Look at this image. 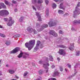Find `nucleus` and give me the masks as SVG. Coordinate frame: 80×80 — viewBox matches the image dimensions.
<instances>
[{
    "label": "nucleus",
    "instance_id": "1",
    "mask_svg": "<svg viewBox=\"0 0 80 80\" xmlns=\"http://www.w3.org/2000/svg\"><path fill=\"white\" fill-rule=\"evenodd\" d=\"M35 43V40H31L28 42H26L25 43V47L26 48H28V50L30 51L34 47Z\"/></svg>",
    "mask_w": 80,
    "mask_h": 80
},
{
    "label": "nucleus",
    "instance_id": "2",
    "mask_svg": "<svg viewBox=\"0 0 80 80\" xmlns=\"http://www.w3.org/2000/svg\"><path fill=\"white\" fill-rule=\"evenodd\" d=\"M80 7V2H78L76 6L75 11L74 12L73 17L76 18L77 15H78L80 14V8L79 7Z\"/></svg>",
    "mask_w": 80,
    "mask_h": 80
},
{
    "label": "nucleus",
    "instance_id": "3",
    "mask_svg": "<svg viewBox=\"0 0 80 80\" xmlns=\"http://www.w3.org/2000/svg\"><path fill=\"white\" fill-rule=\"evenodd\" d=\"M21 53L18 56V57L20 58L22 57L24 59H27L28 58V57L29 56V53L28 52H22V51H20Z\"/></svg>",
    "mask_w": 80,
    "mask_h": 80
},
{
    "label": "nucleus",
    "instance_id": "4",
    "mask_svg": "<svg viewBox=\"0 0 80 80\" xmlns=\"http://www.w3.org/2000/svg\"><path fill=\"white\" fill-rule=\"evenodd\" d=\"M46 60L47 61V62H46L45 63L43 64V68H44L45 69L48 70V69L49 66H50V64H48V58H46Z\"/></svg>",
    "mask_w": 80,
    "mask_h": 80
},
{
    "label": "nucleus",
    "instance_id": "5",
    "mask_svg": "<svg viewBox=\"0 0 80 80\" xmlns=\"http://www.w3.org/2000/svg\"><path fill=\"white\" fill-rule=\"evenodd\" d=\"M57 21H51L48 23L50 27H54L57 25Z\"/></svg>",
    "mask_w": 80,
    "mask_h": 80
},
{
    "label": "nucleus",
    "instance_id": "6",
    "mask_svg": "<svg viewBox=\"0 0 80 80\" xmlns=\"http://www.w3.org/2000/svg\"><path fill=\"white\" fill-rule=\"evenodd\" d=\"M9 12L6 10H2L0 11V15L1 16H4V15H8Z\"/></svg>",
    "mask_w": 80,
    "mask_h": 80
},
{
    "label": "nucleus",
    "instance_id": "7",
    "mask_svg": "<svg viewBox=\"0 0 80 80\" xmlns=\"http://www.w3.org/2000/svg\"><path fill=\"white\" fill-rule=\"evenodd\" d=\"M14 20H12V18L11 17H10L9 18V22H8V23L7 24V25L8 26H12V25L13 23H14Z\"/></svg>",
    "mask_w": 80,
    "mask_h": 80
},
{
    "label": "nucleus",
    "instance_id": "8",
    "mask_svg": "<svg viewBox=\"0 0 80 80\" xmlns=\"http://www.w3.org/2000/svg\"><path fill=\"white\" fill-rule=\"evenodd\" d=\"M49 34L51 35H52L53 37H57L58 36V35L54 30H50L49 32Z\"/></svg>",
    "mask_w": 80,
    "mask_h": 80
},
{
    "label": "nucleus",
    "instance_id": "9",
    "mask_svg": "<svg viewBox=\"0 0 80 80\" xmlns=\"http://www.w3.org/2000/svg\"><path fill=\"white\" fill-rule=\"evenodd\" d=\"M58 53H59L60 55H62L63 56L66 54V53L64 52V50L63 49H59Z\"/></svg>",
    "mask_w": 80,
    "mask_h": 80
},
{
    "label": "nucleus",
    "instance_id": "10",
    "mask_svg": "<svg viewBox=\"0 0 80 80\" xmlns=\"http://www.w3.org/2000/svg\"><path fill=\"white\" fill-rule=\"evenodd\" d=\"M19 50V48L18 47L14 49H13L10 52V53H15L18 52Z\"/></svg>",
    "mask_w": 80,
    "mask_h": 80
},
{
    "label": "nucleus",
    "instance_id": "11",
    "mask_svg": "<svg viewBox=\"0 0 80 80\" xmlns=\"http://www.w3.org/2000/svg\"><path fill=\"white\" fill-rule=\"evenodd\" d=\"M48 24H43V25H42L41 28H40V30L39 31H42L43 30V28H47L48 27Z\"/></svg>",
    "mask_w": 80,
    "mask_h": 80
},
{
    "label": "nucleus",
    "instance_id": "12",
    "mask_svg": "<svg viewBox=\"0 0 80 80\" xmlns=\"http://www.w3.org/2000/svg\"><path fill=\"white\" fill-rule=\"evenodd\" d=\"M59 74H60V73L58 72L57 70L56 69L55 70L54 72L52 75V77H56V76H58Z\"/></svg>",
    "mask_w": 80,
    "mask_h": 80
},
{
    "label": "nucleus",
    "instance_id": "13",
    "mask_svg": "<svg viewBox=\"0 0 80 80\" xmlns=\"http://www.w3.org/2000/svg\"><path fill=\"white\" fill-rule=\"evenodd\" d=\"M74 48V43H72L71 44V46L69 47V49L70 50L73 51V50H74V48Z\"/></svg>",
    "mask_w": 80,
    "mask_h": 80
},
{
    "label": "nucleus",
    "instance_id": "14",
    "mask_svg": "<svg viewBox=\"0 0 80 80\" xmlns=\"http://www.w3.org/2000/svg\"><path fill=\"white\" fill-rule=\"evenodd\" d=\"M27 30L30 32V33H32L33 32V28L31 27H29L27 28Z\"/></svg>",
    "mask_w": 80,
    "mask_h": 80
},
{
    "label": "nucleus",
    "instance_id": "15",
    "mask_svg": "<svg viewBox=\"0 0 80 80\" xmlns=\"http://www.w3.org/2000/svg\"><path fill=\"white\" fill-rule=\"evenodd\" d=\"M72 23L74 25H75V24H77V23L80 24V20H75Z\"/></svg>",
    "mask_w": 80,
    "mask_h": 80
},
{
    "label": "nucleus",
    "instance_id": "16",
    "mask_svg": "<svg viewBox=\"0 0 80 80\" xmlns=\"http://www.w3.org/2000/svg\"><path fill=\"white\" fill-rule=\"evenodd\" d=\"M1 6H2L3 8H6V6L4 5V3H0V9L2 8V7H1Z\"/></svg>",
    "mask_w": 80,
    "mask_h": 80
},
{
    "label": "nucleus",
    "instance_id": "17",
    "mask_svg": "<svg viewBox=\"0 0 80 80\" xmlns=\"http://www.w3.org/2000/svg\"><path fill=\"white\" fill-rule=\"evenodd\" d=\"M39 46H38L36 45V46L34 48V49L33 50V52H36L37 50H38V49L39 48Z\"/></svg>",
    "mask_w": 80,
    "mask_h": 80
},
{
    "label": "nucleus",
    "instance_id": "18",
    "mask_svg": "<svg viewBox=\"0 0 80 80\" xmlns=\"http://www.w3.org/2000/svg\"><path fill=\"white\" fill-rule=\"evenodd\" d=\"M25 19V17L23 16L21 17L19 19V21L20 22H23V20Z\"/></svg>",
    "mask_w": 80,
    "mask_h": 80
},
{
    "label": "nucleus",
    "instance_id": "19",
    "mask_svg": "<svg viewBox=\"0 0 80 80\" xmlns=\"http://www.w3.org/2000/svg\"><path fill=\"white\" fill-rule=\"evenodd\" d=\"M63 3H61L60 4L59 8L61 9H63L64 10H65V8H63Z\"/></svg>",
    "mask_w": 80,
    "mask_h": 80
},
{
    "label": "nucleus",
    "instance_id": "20",
    "mask_svg": "<svg viewBox=\"0 0 80 80\" xmlns=\"http://www.w3.org/2000/svg\"><path fill=\"white\" fill-rule=\"evenodd\" d=\"M48 12H49V10L48 9H47L46 11V17H48Z\"/></svg>",
    "mask_w": 80,
    "mask_h": 80
},
{
    "label": "nucleus",
    "instance_id": "21",
    "mask_svg": "<svg viewBox=\"0 0 80 80\" xmlns=\"http://www.w3.org/2000/svg\"><path fill=\"white\" fill-rule=\"evenodd\" d=\"M43 0H38V1L37 2V3L38 4H41L43 3Z\"/></svg>",
    "mask_w": 80,
    "mask_h": 80
},
{
    "label": "nucleus",
    "instance_id": "22",
    "mask_svg": "<svg viewBox=\"0 0 80 80\" xmlns=\"http://www.w3.org/2000/svg\"><path fill=\"white\" fill-rule=\"evenodd\" d=\"M10 41H7L6 42V44L8 46V45H10Z\"/></svg>",
    "mask_w": 80,
    "mask_h": 80
},
{
    "label": "nucleus",
    "instance_id": "23",
    "mask_svg": "<svg viewBox=\"0 0 80 80\" xmlns=\"http://www.w3.org/2000/svg\"><path fill=\"white\" fill-rule=\"evenodd\" d=\"M49 57L50 61H52L53 62V58L52 56H49Z\"/></svg>",
    "mask_w": 80,
    "mask_h": 80
},
{
    "label": "nucleus",
    "instance_id": "24",
    "mask_svg": "<svg viewBox=\"0 0 80 80\" xmlns=\"http://www.w3.org/2000/svg\"><path fill=\"white\" fill-rule=\"evenodd\" d=\"M59 47H60V48H67V47L66 46H64V45H59Z\"/></svg>",
    "mask_w": 80,
    "mask_h": 80
},
{
    "label": "nucleus",
    "instance_id": "25",
    "mask_svg": "<svg viewBox=\"0 0 80 80\" xmlns=\"http://www.w3.org/2000/svg\"><path fill=\"white\" fill-rule=\"evenodd\" d=\"M52 7L53 8H56V7H57V4L55 3H53L52 4Z\"/></svg>",
    "mask_w": 80,
    "mask_h": 80
},
{
    "label": "nucleus",
    "instance_id": "26",
    "mask_svg": "<svg viewBox=\"0 0 80 80\" xmlns=\"http://www.w3.org/2000/svg\"><path fill=\"white\" fill-rule=\"evenodd\" d=\"M32 4H35L36 3H37V0H32Z\"/></svg>",
    "mask_w": 80,
    "mask_h": 80
},
{
    "label": "nucleus",
    "instance_id": "27",
    "mask_svg": "<svg viewBox=\"0 0 80 80\" xmlns=\"http://www.w3.org/2000/svg\"><path fill=\"white\" fill-rule=\"evenodd\" d=\"M0 37H3V38H5L6 37V36L5 34H2L1 33H0Z\"/></svg>",
    "mask_w": 80,
    "mask_h": 80
},
{
    "label": "nucleus",
    "instance_id": "28",
    "mask_svg": "<svg viewBox=\"0 0 80 80\" xmlns=\"http://www.w3.org/2000/svg\"><path fill=\"white\" fill-rule=\"evenodd\" d=\"M58 13L59 14H63V11L61 10H59L58 11Z\"/></svg>",
    "mask_w": 80,
    "mask_h": 80
},
{
    "label": "nucleus",
    "instance_id": "29",
    "mask_svg": "<svg viewBox=\"0 0 80 80\" xmlns=\"http://www.w3.org/2000/svg\"><path fill=\"white\" fill-rule=\"evenodd\" d=\"M9 73H11V74H13V73H15V71H13V70H10Z\"/></svg>",
    "mask_w": 80,
    "mask_h": 80
},
{
    "label": "nucleus",
    "instance_id": "30",
    "mask_svg": "<svg viewBox=\"0 0 80 80\" xmlns=\"http://www.w3.org/2000/svg\"><path fill=\"white\" fill-rule=\"evenodd\" d=\"M41 43V42H40V41H38L37 42V44L36 45L39 47L40 46V44Z\"/></svg>",
    "mask_w": 80,
    "mask_h": 80
},
{
    "label": "nucleus",
    "instance_id": "31",
    "mask_svg": "<svg viewBox=\"0 0 80 80\" xmlns=\"http://www.w3.org/2000/svg\"><path fill=\"white\" fill-rule=\"evenodd\" d=\"M38 21H39V22H41V21H42V18H41V16H40L38 17Z\"/></svg>",
    "mask_w": 80,
    "mask_h": 80
},
{
    "label": "nucleus",
    "instance_id": "32",
    "mask_svg": "<svg viewBox=\"0 0 80 80\" xmlns=\"http://www.w3.org/2000/svg\"><path fill=\"white\" fill-rule=\"evenodd\" d=\"M36 27L37 28H39L40 27V24L39 23H36Z\"/></svg>",
    "mask_w": 80,
    "mask_h": 80
},
{
    "label": "nucleus",
    "instance_id": "33",
    "mask_svg": "<svg viewBox=\"0 0 80 80\" xmlns=\"http://www.w3.org/2000/svg\"><path fill=\"white\" fill-rule=\"evenodd\" d=\"M4 2L6 5H8L9 4V2L8 1L5 0L4 1Z\"/></svg>",
    "mask_w": 80,
    "mask_h": 80
},
{
    "label": "nucleus",
    "instance_id": "34",
    "mask_svg": "<svg viewBox=\"0 0 80 80\" xmlns=\"http://www.w3.org/2000/svg\"><path fill=\"white\" fill-rule=\"evenodd\" d=\"M43 72V71H42V70H40L39 71V73L40 74V75H42V73Z\"/></svg>",
    "mask_w": 80,
    "mask_h": 80
},
{
    "label": "nucleus",
    "instance_id": "35",
    "mask_svg": "<svg viewBox=\"0 0 80 80\" xmlns=\"http://www.w3.org/2000/svg\"><path fill=\"white\" fill-rule=\"evenodd\" d=\"M40 47L41 48H42L43 47V43H41L40 44Z\"/></svg>",
    "mask_w": 80,
    "mask_h": 80
},
{
    "label": "nucleus",
    "instance_id": "36",
    "mask_svg": "<svg viewBox=\"0 0 80 80\" xmlns=\"http://www.w3.org/2000/svg\"><path fill=\"white\" fill-rule=\"evenodd\" d=\"M36 16H37V17H40V15H39V13H38V12H36Z\"/></svg>",
    "mask_w": 80,
    "mask_h": 80
},
{
    "label": "nucleus",
    "instance_id": "37",
    "mask_svg": "<svg viewBox=\"0 0 80 80\" xmlns=\"http://www.w3.org/2000/svg\"><path fill=\"white\" fill-rule=\"evenodd\" d=\"M60 68V70L61 72H63V68L62 66H60L59 67Z\"/></svg>",
    "mask_w": 80,
    "mask_h": 80
},
{
    "label": "nucleus",
    "instance_id": "38",
    "mask_svg": "<svg viewBox=\"0 0 80 80\" xmlns=\"http://www.w3.org/2000/svg\"><path fill=\"white\" fill-rule=\"evenodd\" d=\"M54 0L55 2H57L58 1H60V2H63V1L64 0Z\"/></svg>",
    "mask_w": 80,
    "mask_h": 80
},
{
    "label": "nucleus",
    "instance_id": "39",
    "mask_svg": "<svg viewBox=\"0 0 80 80\" xmlns=\"http://www.w3.org/2000/svg\"><path fill=\"white\" fill-rule=\"evenodd\" d=\"M74 74L73 75H72V77H73L75 75V74H76V73H77V72H76V69H74Z\"/></svg>",
    "mask_w": 80,
    "mask_h": 80
},
{
    "label": "nucleus",
    "instance_id": "40",
    "mask_svg": "<svg viewBox=\"0 0 80 80\" xmlns=\"http://www.w3.org/2000/svg\"><path fill=\"white\" fill-rule=\"evenodd\" d=\"M43 61L42 60H41L39 61V64H42L43 63Z\"/></svg>",
    "mask_w": 80,
    "mask_h": 80
},
{
    "label": "nucleus",
    "instance_id": "41",
    "mask_svg": "<svg viewBox=\"0 0 80 80\" xmlns=\"http://www.w3.org/2000/svg\"><path fill=\"white\" fill-rule=\"evenodd\" d=\"M33 32L34 34H37V31L35 30V29H33Z\"/></svg>",
    "mask_w": 80,
    "mask_h": 80
},
{
    "label": "nucleus",
    "instance_id": "42",
    "mask_svg": "<svg viewBox=\"0 0 80 80\" xmlns=\"http://www.w3.org/2000/svg\"><path fill=\"white\" fill-rule=\"evenodd\" d=\"M59 33H60V34H63V32L62 30H60Z\"/></svg>",
    "mask_w": 80,
    "mask_h": 80
},
{
    "label": "nucleus",
    "instance_id": "43",
    "mask_svg": "<svg viewBox=\"0 0 80 80\" xmlns=\"http://www.w3.org/2000/svg\"><path fill=\"white\" fill-rule=\"evenodd\" d=\"M45 2L47 5H48V0H45Z\"/></svg>",
    "mask_w": 80,
    "mask_h": 80
},
{
    "label": "nucleus",
    "instance_id": "44",
    "mask_svg": "<svg viewBox=\"0 0 80 80\" xmlns=\"http://www.w3.org/2000/svg\"><path fill=\"white\" fill-rule=\"evenodd\" d=\"M27 74H28V72H26L24 73L23 75L24 76H27Z\"/></svg>",
    "mask_w": 80,
    "mask_h": 80
},
{
    "label": "nucleus",
    "instance_id": "45",
    "mask_svg": "<svg viewBox=\"0 0 80 80\" xmlns=\"http://www.w3.org/2000/svg\"><path fill=\"white\" fill-rule=\"evenodd\" d=\"M71 30L72 31H76V30H77L75 29L74 28H71Z\"/></svg>",
    "mask_w": 80,
    "mask_h": 80
},
{
    "label": "nucleus",
    "instance_id": "46",
    "mask_svg": "<svg viewBox=\"0 0 80 80\" xmlns=\"http://www.w3.org/2000/svg\"><path fill=\"white\" fill-rule=\"evenodd\" d=\"M12 3H17V1H14V0H13L12 1Z\"/></svg>",
    "mask_w": 80,
    "mask_h": 80
},
{
    "label": "nucleus",
    "instance_id": "47",
    "mask_svg": "<svg viewBox=\"0 0 80 80\" xmlns=\"http://www.w3.org/2000/svg\"><path fill=\"white\" fill-rule=\"evenodd\" d=\"M80 53V52H78L76 53V56H78L79 55V54Z\"/></svg>",
    "mask_w": 80,
    "mask_h": 80
},
{
    "label": "nucleus",
    "instance_id": "48",
    "mask_svg": "<svg viewBox=\"0 0 80 80\" xmlns=\"http://www.w3.org/2000/svg\"><path fill=\"white\" fill-rule=\"evenodd\" d=\"M32 8L33 10H34L35 11H36L37 10L36 9V8L33 6H32Z\"/></svg>",
    "mask_w": 80,
    "mask_h": 80
},
{
    "label": "nucleus",
    "instance_id": "49",
    "mask_svg": "<svg viewBox=\"0 0 80 80\" xmlns=\"http://www.w3.org/2000/svg\"><path fill=\"white\" fill-rule=\"evenodd\" d=\"M49 79H50V80H57L55 78H49Z\"/></svg>",
    "mask_w": 80,
    "mask_h": 80
},
{
    "label": "nucleus",
    "instance_id": "50",
    "mask_svg": "<svg viewBox=\"0 0 80 80\" xmlns=\"http://www.w3.org/2000/svg\"><path fill=\"white\" fill-rule=\"evenodd\" d=\"M68 67H69V68H71V65L70 64H68Z\"/></svg>",
    "mask_w": 80,
    "mask_h": 80
},
{
    "label": "nucleus",
    "instance_id": "51",
    "mask_svg": "<svg viewBox=\"0 0 80 80\" xmlns=\"http://www.w3.org/2000/svg\"><path fill=\"white\" fill-rule=\"evenodd\" d=\"M55 65L53 64V65H52V69L54 68H55Z\"/></svg>",
    "mask_w": 80,
    "mask_h": 80
},
{
    "label": "nucleus",
    "instance_id": "52",
    "mask_svg": "<svg viewBox=\"0 0 80 80\" xmlns=\"http://www.w3.org/2000/svg\"><path fill=\"white\" fill-rule=\"evenodd\" d=\"M5 22H7V20H8V19L7 18H4Z\"/></svg>",
    "mask_w": 80,
    "mask_h": 80
},
{
    "label": "nucleus",
    "instance_id": "53",
    "mask_svg": "<svg viewBox=\"0 0 80 80\" xmlns=\"http://www.w3.org/2000/svg\"><path fill=\"white\" fill-rule=\"evenodd\" d=\"M16 36H17V37H19L20 36V34H18L16 35Z\"/></svg>",
    "mask_w": 80,
    "mask_h": 80
},
{
    "label": "nucleus",
    "instance_id": "54",
    "mask_svg": "<svg viewBox=\"0 0 80 80\" xmlns=\"http://www.w3.org/2000/svg\"><path fill=\"white\" fill-rule=\"evenodd\" d=\"M44 38H45V39H46V40H47V39H48V37H47V36H45Z\"/></svg>",
    "mask_w": 80,
    "mask_h": 80
},
{
    "label": "nucleus",
    "instance_id": "55",
    "mask_svg": "<svg viewBox=\"0 0 80 80\" xmlns=\"http://www.w3.org/2000/svg\"><path fill=\"white\" fill-rule=\"evenodd\" d=\"M32 66H33L34 67H35V64L34 63H32Z\"/></svg>",
    "mask_w": 80,
    "mask_h": 80
},
{
    "label": "nucleus",
    "instance_id": "56",
    "mask_svg": "<svg viewBox=\"0 0 80 80\" xmlns=\"http://www.w3.org/2000/svg\"><path fill=\"white\" fill-rule=\"evenodd\" d=\"M64 15H68V13H65V14L64 15Z\"/></svg>",
    "mask_w": 80,
    "mask_h": 80
},
{
    "label": "nucleus",
    "instance_id": "57",
    "mask_svg": "<svg viewBox=\"0 0 80 80\" xmlns=\"http://www.w3.org/2000/svg\"><path fill=\"white\" fill-rule=\"evenodd\" d=\"M18 10H17V9H15L14 10V11L15 12H17Z\"/></svg>",
    "mask_w": 80,
    "mask_h": 80
},
{
    "label": "nucleus",
    "instance_id": "58",
    "mask_svg": "<svg viewBox=\"0 0 80 80\" xmlns=\"http://www.w3.org/2000/svg\"><path fill=\"white\" fill-rule=\"evenodd\" d=\"M77 68V64H76V65H75L74 66V68Z\"/></svg>",
    "mask_w": 80,
    "mask_h": 80
},
{
    "label": "nucleus",
    "instance_id": "59",
    "mask_svg": "<svg viewBox=\"0 0 80 80\" xmlns=\"http://www.w3.org/2000/svg\"><path fill=\"white\" fill-rule=\"evenodd\" d=\"M57 59L58 60V61H60V59L59 58H58Z\"/></svg>",
    "mask_w": 80,
    "mask_h": 80
},
{
    "label": "nucleus",
    "instance_id": "60",
    "mask_svg": "<svg viewBox=\"0 0 80 80\" xmlns=\"http://www.w3.org/2000/svg\"><path fill=\"white\" fill-rule=\"evenodd\" d=\"M14 38H17V35H14Z\"/></svg>",
    "mask_w": 80,
    "mask_h": 80
},
{
    "label": "nucleus",
    "instance_id": "61",
    "mask_svg": "<svg viewBox=\"0 0 80 80\" xmlns=\"http://www.w3.org/2000/svg\"><path fill=\"white\" fill-rule=\"evenodd\" d=\"M36 80H41V79L38 78V79H37Z\"/></svg>",
    "mask_w": 80,
    "mask_h": 80
},
{
    "label": "nucleus",
    "instance_id": "62",
    "mask_svg": "<svg viewBox=\"0 0 80 80\" xmlns=\"http://www.w3.org/2000/svg\"><path fill=\"white\" fill-rule=\"evenodd\" d=\"M2 75V72L0 71V76Z\"/></svg>",
    "mask_w": 80,
    "mask_h": 80
},
{
    "label": "nucleus",
    "instance_id": "63",
    "mask_svg": "<svg viewBox=\"0 0 80 80\" xmlns=\"http://www.w3.org/2000/svg\"><path fill=\"white\" fill-rule=\"evenodd\" d=\"M8 66H9V65L8 64H7L6 65V67H8Z\"/></svg>",
    "mask_w": 80,
    "mask_h": 80
},
{
    "label": "nucleus",
    "instance_id": "64",
    "mask_svg": "<svg viewBox=\"0 0 80 80\" xmlns=\"http://www.w3.org/2000/svg\"><path fill=\"white\" fill-rule=\"evenodd\" d=\"M0 28H2V25H0Z\"/></svg>",
    "mask_w": 80,
    "mask_h": 80
}]
</instances>
